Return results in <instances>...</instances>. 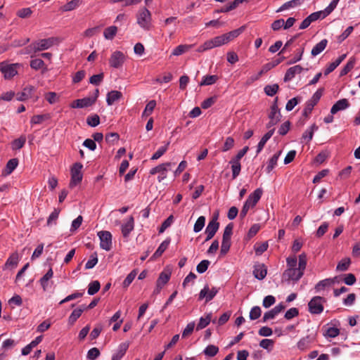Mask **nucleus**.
Wrapping results in <instances>:
<instances>
[{
  "label": "nucleus",
  "mask_w": 360,
  "mask_h": 360,
  "mask_svg": "<svg viewBox=\"0 0 360 360\" xmlns=\"http://www.w3.org/2000/svg\"><path fill=\"white\" fill-rule=\"evenodd\" d=\"M244 29V26H242L238 29L207 40L198 48L197 51L204 52L213 48L226 44L233 39L238 37L243 32Z\"/></svg>",
  "instance_id": "1"
},
{
  "label": "nucleus",
  "mask_w": 360,
  "mask_h": 360,
  "mask_svg": "<svg viewBox=\"0 0 360 360\" xmlns=\"http://www.w3.org/2000/svg\"><path fill=\"white\" fill-rule=\"evenodd\" d=\"M262 193V189L258 188L248 196L240 213V216L241 218H244L247 215V213L250 208L253 207L256 205L257 202L261 198Z\"/></svg>",
  "instance_id": "2"
},
{
  "label": "nucleus",
  "mask_w": 360,
  "mask_h": 360,
  "mask_svg": "<svg viewBox=\"0 0 360 360\" xmlns=\"http://www.w3.org/2000/svg\"><path fill=\"white\" fill-rule=\"evenodd\" d=\"M137 24L143 30H149L151 26V13L146 8H141L137 15Z\"/></svg>",
  "instance_id": "3"
},
{
  "label": "nucleus",
  "mask_w": 360,
  "mask_h": 360,
  "mask_svg": "<svg viewBox=\"0 0 360 360\" xmlns=\"http://www.w3.org/2000/svg\"><path fill=\"white\" fill-rule=\"evenodd\" d=\"M277 102L278 97H276L272 105L271 106V111L268 116L269 121L266 125L267 129H271V128L281 120V115L278 107Z\"/></svg>",
  "instance_id": "4"
},
{
  "label": "nucleus",
  "mask_w": 360,
  "mask_h": 360,
  "mask_svg": "<svg viewBox=\"0 0 360 360\" xmlns=\"http://www.w3.org/2000/svg\"><path fill=\"white\" fill-rule=\"evenodd\" d=\"M304 275V273L299 268L286 269L282 274L281 281L283 283L297 282Z\"/></svg>",
  "instance_id": "5"
},
{
  "label": "nucleus",
  "mask_w": 360,
  "mask_h": 360,
  "mask_svg": "<svg viewBox=\"0 0 360 360\" xmlns=\"http://www.w3.org/2000/svg\"><path fill=\"white\" fill-rule=\"evenodd\" d=\"M83 165L80 162L75 163L71 168V179L69 184L70 188H72L79 184L83 178L82 173Z\"/></svg>",
  "instance_id": "6"
},
{
  "label": "nucleus",
  "mask_w": 360,
  "mask_h": 360,
  "mask_svg": "<svg viewBox=\"0 0 360 360\" xmlns=\"http://www.w3.org/2000/svg\"><path fill=\"white\" fill-rule=\"evenodd\" d=\"M325 298L321 296H315L308 303L309 311L312 314H320L324 309L323 302Z\"/></svg>",
  "instance_id": "7"
},
{
  "label": "nucleus",
  "mask_w": 360,
  "mask_h": 360,
  "mask_svg": "<svg viewBox=\"0 0 360 360\" xmlns=\"http://www.w3.org/2000/svg\"><path fill=\"white\" fill-rule=\"evenodd\" d=\"M323 89H318L312 96V97L307 101L306 105L303 110L302 115L308 117L313 110L314 107L318 103L323 94Z\"/></svg>",
  "instance_id": "8"
},
{
  "label": "nucleus",
  "mask_w": 360,
  "mask_h": 360,
  "mask_svg": "<svg viewBox=\"0 0 360 360\" xmlns=\"http://www.w3.org/2000/svg\"><path fill=\"white\" fill-rule=\"evenodd\" d=\"M174 165V163L170 162L158 165L150 170V174L154 175L157 173L159 174L158 176V181L159 182H162L167 178V172H168L169 169Z\"/></svg>",
  "instance_id": "9"
},
{
  "label": "nucleus",
  "mask_w": 360,
  "mask_h": 360,
  "mask_svg": "<svg viewBox=\"0 0 360 360\" xmlns=\"http://www.w3.org/2000/svg\"><path fill=\"white\" fill-rule=\"evenodd\" d=\"M219 290V288L212 287V288H210L209 285L206 284L200 291L198 300H205V303H207L216 296Z\"/></svg>",
  "instance_id": "10"
},
{
  "label": "nucleus",
  "mask_w": 360,
  "mask_h": 360,
  "mask_svg": "<svg viewBox=\"0 0 360 360\" xmlns=\"http://www.w3.org/2000/svg\"><path fill=\"white\" fill-rule=\"evenodd\" d=\"M100 239V246L102 249L109 251L112 248V234L108 231H101L98 233Z\"/></svg>",
  "instance_id": "11"
},
{
  "label": "nucleus",
  "mask_w": 360,
  "mask_h": 360,
  "mask_svg": "<svg viewBox=\"0 0 360 360\" xmlns=\"http://www.w3.org/2000/svg\"><path fill=\"white\" fill-rule=\"evenodd\" d=\"M316 332L312 331L305 337L301 338L297 342V348L300 350H306L309 348L311 345L316 341Z\"/></svg>",
  "instance_id": "12"
},
{
  "label": "nucleus",
  "mask_w": 360,
  "mask_h": 360,
  "mask_svg": "<svg viewBox=\"0 0 360 360\" xmlns=\"http://www.w3.org/2000/svg\"><path fill=\"white\" fill-rule=\"evenodd\" d=\"M125 60V56L120 51H114L109 59V64L113 68H120Z\"/></svg>",
  "instance_id": "13"
},
{
  "label": "nucleus",
  "mask_w": 360,
  "mask_h": 360,
  "mask_svg": "<svg viewBox=\"0 0 360 360\" xmlns=\"http://www.w3.org/2000/svg\"><path fill=\"white\" fill-rule=\"evenodd\" d=\"M57 41V39L55 37H49L47 39H43L37 41H34V43L37 48V51H41L44 50H47L51 46H53L55 42Z\"/></svg>",
  "instance_id": "14"
},
{
  "label": "nucleus",
  "mask_w": 360,
  "mask_h": 360,
  "mask_svg": "<svg viewBox=\"0 0 360 360\" xmlns=\"http://www.w3.org/2000/svg\"><path fill=\"white\" fill-rule=\"evenodd\" d=\"M285 308V306L283 303L277 304L273 309L264 313L262 318L263 322L274 319L279 313L284 310Z\"/></svg>",
  "instance_id": "15"
},
{
  "label": "nucleus",
  "mask_w": 360,
  "mask_h": 360,
  "mask_svg": "<svg viewBox=\"0 0 360 360\" xmlns=\"http://www.w3.org/2000/svg\"><path fill=\"white\" fill-rule=\"evenodd\" d=\"M253 275L258 280H263L267 274V269L264 264L256 263L253 266Z\"/></svg>",
  "instance_id": "16"
},
{
  "label": "nucleus",
  "mask_w": 360,
  "mask_h": 360,
  "mask_svg": "<svg viewBox=\"0 0 360 360\" xmlns=\"http://www.w3.org/2000/svg\"><path fill=\"white\" fill-rule=\"evenodd\" d=\"M303 68L300 65L288 68L284 75L283 81L287 82L292 80L296 75L300 74Z\"/></svg>",
  "instance_id": "17"
},
{
  "label": "nucleus",
  "mask_w": 360,
  "mask_h": 360,
  "mask_svg": "<svg viewBox=\"0 0 360 360\" xmlns=\"http://www.w3.org/2000/svg\"><path fill=\"white\" fill-rule=\"evenodd\" d=\"M17 65L18 64L5 65L4 67L1 69V72L4 74V77L5 79H11L15 75H17Z\"/></svg>",
  "instance_id": "18"
},
{
  "label": "nucleus",
  "mask_w": 360,
  "mask_h": 360,
  "mask_svg": "<svg viewBox=\"0 0 360 360\" xmlns=\"http://www.w3.org/2000/svg\"><path fill=\"white\" fill-rule=\"evenodd\" d=\"M34 91H35L34 86H27L23 89L22 91L17 94L16 99L19 101H25L32 97Z\"/></svg>",
  "instance_id": "19"
},
{
  "label": "nucleus",
  "mask_w": 360,
  "mask_h": 360,
  "mask_svg": "<svg viewBox=\"0 0 360 360\" xmlns=\"http://www.w3.org/2000/svg\"><path fill=\"white\" fill-rule=\"evenodd\" d=\"M134 228V219L130 216L127 222L123 224L121 227L122 233L124 238H127Z\"/></svg>",
  "instance_id": "20"
},
{
  "label": "nucleus",
  "mask_w": 360,
  "mask_h": 360,
  "mask_svg": "<svg viewBox=\"0 0 360 360\" xmlns=\"http://www.w3.org/2000/svg\"><path fill=\"white\" fill-rule=\"evenodd\" d=\"M349 106V103L347 99L342 98L338 101L331 108L330 113L334 115L340 110H343Z\"/></svg>",
  "instance_id": "21"
},
{
  "label": "nucleus",
  "mask_w": 360,
  "mask_h": 360,
  "mask_svg": "<svg viewBox=\"0 0 360 360\" xmlns=\"http://www.w3.org/2000/svg\"><path fill=\"white\" fill-rule=\"evenodd\" d=\"M219 226L214 223H208L205 233L206 234V238L205 239V242H207L211 240L217 232Z\"/></svg>",
  "instance_id": "22"
},
{
  "label": "nucleus",
  "mask_w": 360,
  "mask_h": 360,
  "mask_svg": "<svg viewBox=\"0 0 360 360\" xmlns=\"http://www.w3.org/2000/svg\"><path fill=\"white\" fill-rule=\"evenodd\" d=\"M129 346V343L127 342L121 343L118 347L117 352L112 355V360H121L127 351Z\"/></svg>",
  "instance_id": "23"
},
{
  "label": "nucleus",
  "mask_w": 360,
  "mask_h": 360,
  "mask_svg": "<svg viewBox=\"0 0 360 360\" xmlns=\"http://www.w3.org/2000/svg\"><path fill=\"white\" fill-rule=\"evenodd\" d=\"M18 165V160L17 158H13L8 161L6 167L2 171L3 176H8L11 174Z\"/></svg>",
  "instance_id": "24"
},
{
  "label": "nucleus",
  "mask_w": 360,
  "mask_h": 360,
  "mask_svg": "<svg viewBox=\"0 0 360 360\" xmlns=\"http://www.w3.org/2000/svg\"><path fill=\"white\" fill-rule=\"evenodd\" d=\"M274 131L275 129L272 128L262 137L261 140L259 141L257 145V154H259L262 150L266 143L268 141L269 139H271V137L274 134Z\"/></svg>",
  "instance_id": "25"
},
{
  "label": "nucleus",
  "mask_w": 360,
  "mask_h": 360,
  "mask_svg": "<svg viewBox=\"0 0 360 360\" xmlns=\"http://www.w3.org/2000/svg\"><path fill=\"white\" fill-rule=\"evenodd\" d=\"M122 97V94L116 90H112L108 93L106 97V102L108 105H112L115 101H118Z\"/></svg>",
  "instance_id": "26"
},
{
  "label": "nucleus",
  "mask_w": 360,
  "mask_h": 360,
  "mask_svg": "<svg viewBox=\"0 0 360 360\" xmlns=\"http://www.w3.org/2000/svg\"><path fill=\"white\" fill-rule=\"evenodd\" d=\"M170 243V239L167 238L162 243L159 245L157 250L155 252V253L151 257L150 259H155L160 257L162 253L167 249Z\"/></svg>",
  "instance_id": "27"
},
{
  "label": "nucleus",
  "mask_w": 360,
  "mask_h": 360,
  "mask_svg": "<svg viewBox=\"0 0 360 360\" xmlns=\"http://www.w3.org/2000/svg\"><path fill=\"white\" fill-rule=\"evenodd\" d=\"M346 58V54L339 56L334 62L330 63L324 71V75H328L332 72Z\"/></svg>",
  "instance_id": "28"
},
{
  "label": "nucleus",
  "mask_w": 360,
  "mask_h": 360,
  "mask_svg": "<svg viewBox=\"0 0 360 360\" xmlns=\"http://www.w3.org/2000/svg\"><path fill=\"white\" fill-rule=\"evenodd\" d=\"M328 40L326 39H323L320 41L318 44H316L313 49H311V54L313 56H316L319 53H321L327 46Z\"/></svg>",
  "instance_id": "29"
},
{
  "label": "nucleus",
  "mask_w": 360,
  "mask_h": 360,
  "mask_svg": "<svg viewBox=\"0 0 360 360\" xmlns=\"http://www.w3.org/2000/svg\"><path fill=\"white\" fill-rule=\"evenodd\" d=\"M304 2V0H291L284 3L276 12H281L290 8H294L300 6Z\"/></svg>",
  "instance_id": "30"
},
{
  "label": "nucleus",
  "mask_w": 360,
  "mask_h": 360,
  "mask_svg": "<svg viewBox=\"0 0 360 360\" xmlns=\"http://www.w3.org/2000/svg\"><path fill=\"white\" fill-rule=\"evenodd\" d=\"M53 271L50 268L48 271L40 278L39 283L43 288L44 291H46L48 288V281L53 277Z\"/></svg>",
  "instance_id": "31"
},
{
  "label": "nucleus",
  "mask_w": 360,
  "mask_h": 360,
  "mask_svg": "<svg viewBox=\"0 0 360 360\" xmlns=\"http://www.w3.org/2000/svg\"><path fill=\"white\" fill-rule=\"evenodd\" d=\"M281 154V150L275 153L271 158L269 160L266 170L267 173H270L273 169L276 166L278 160Z\"/></svg>",
  "instance_id": "32"
},
{
  "label": "nucleus",
  "mask_w": 360,
  "mask_h": 360,
  "mask_svg": "<svg viewBox=\"0 0 360 360\" xmlns=\"http://www.w3.org/2000/svg\"><path fill=\"white\" fill-rule=\"evenodd\" d=\"M229 164L231 165L232 170V178L236 179L240 174L241 170V165L240 161H236L233 159H231L229 161Z\"/></svg>",
  "instance_id": "33"
},
{
  "label": "nucleus",
  "mask_w": 360,
  "mask_h": 360,
  "mask_svg": "<svg viewBox=\"0 0 360 360\" xmlns=\"http://www.w3.org/2000/svg\"><path fill=\"white\" fill-rule=\"evenodd\" d=\"M233 224L232 223H229L226 225L224 230L221 242L231 243V238L233 234Z\"/></svg>",
  "instance_id": "34"
},
{
  "label": "nucleus",
  "mask_w": 360,
  "mask_h": 360,
  "mask_svg": "<svg viewBox=\"0 0 360 360\" xmlns=\"http://www.w3.org/2000/svg\"><path fill=\"white\" fill-rule=\"evenodd\" d=\"M51 115L49 113L34 115L30 120V123L31 124H39L44 121L51 119Z\"/></svg>",
  "instance_id": "35"
},
{
  "label": "nucleus",
  "mask_w": 360,
  "mask_h": 360,
  "mask_svg": "<svg viewBox=\"0 0 360 360\" xmlns=\"http://www.w3.org/2000/svg\"><path fill=\"white\" fill-rule=\"evenodd\" d=\"M170 273L162 271L159 275V277L156 281L158 287L162 288V287L169 281L170 278Z\"/></svg>",
  "instance_id": "36"
},
{
  "label": "nucleus",
  "mask_w": 360,
  "mask_h": 360,
  "mask_svg": "<svg viewBox=\"0 0 360 360\" xmlns=\"http://www.w3.org/2000/svg\"><path fill=\"white\" fill-rule=\"evenodd\" d=\"M30 67L34 70H43V72L47 70L43 60L40 58L32 59L30 61Z\"/></svg>",
  "instance_id": "37"
},
{
  "label": "nucleus",
  "mask_w": 360,
  "mask_h": 360,
  "mask_svg": "<svg viewBox=\"0 0 360 360\" xmlns=\"http://www.w3.org/2000/svg\"><path fill=\"white\" fill-rule=\"evenodd\" d=\"M219 347L214 345H209L207 346L204 350L202 351V353L209 358L213 357L217 354L219 352Z\"/></svg>",
  "instance_id": "38"
},
{
  "label": "nucleus",
  "mask_w": 360,
  "mask_h": 360,
  "mask_svg": "<svg viewBox=\"0 0 360 360\" xmlns=\"http://www.w3.org/2000/svg\"><path fill=\"white\" fill-rule=\"evenodd\" d=\"M117 32V27L116 26H110L105 29L103 36L105 39L112 40L115 37Z\"/></svg>",
  "instance_id": "39"
},
{
  "label": "nucleus",
  "mask_w": 360,
  "mask_h": 360,
  "mask_svg": "<svg viewBox=\"0 0 360 360\" xmlns=\"http://www.w3.org/2000/svg\"><path fill=\"white\" fill-rule=\"evenodd\" d=\"M350 264V258L345 257L338 262L336 266V271H345L349 269Z\"/></svg>",
  "instance_id": "40"
},
{
  "label": "nucleus",
  "mask_w": 360,
  "mask_h": 360,
  "mask_svg": "<svg viewBox=\"0 0 360 360\" xmlns=\"http://www.w3.org/2000/svg\"><path fill=\"white\" fill-rule=\"evenodd\" d=\"M193 46V44L191 45H186V44H181L176 46L172 53V56H180L185 53L186 51H188L190 49H191Z\"/></svg>",
  "instance_id": "41"
},
{
  "label": "nucleus",
  "mask_w": 360,
  "mask_h": 360,
  "mask_svg": "<svg viewBox=\"0 0 360 360\" xmlns=\"http://www.w3.org/2000/svg\"><path fill=\"white\" fill-rule=\"evenodd\" d=\"M25 142V136H21L18 139H16L11 142V148L13 150H20L24 146Z\"/></svg>",
  "instance_id": "42"
},
{
  "label": "nucleus",
  "mask_w": 360,
  "mask_h": 360,
  "mask_svg": "<svg viewBox=\"0 0 360 360\" xmlns=\"http://www.w3.org/2000/svg\"><path fill=\"white\" fill-rule=\"evenodd\" d=\"M212 314H208L205 317H200L197 324L196 330H200L205 328L211 321Z\"/></svg>",
  "instance_id": "43"
},
{
  "label": "nucleus",
  "mask_w": 360,
  "mask_h": 360,
  "mask_svg": "<svg viewBox=\"0 0 360 360\" xmlns=\"http://www.w3.org/2000/svg\"><path fill=\"white\" fill-rule=\"evenodd\" d=\"M318 129L316 124H313L309 129H307L302 134V139L307 140V142L311 141L314 136V131Z\"/></svg>",
  "instance_id": "44"
},
{
  "label": "nucleus",
  "mask_w": 360,
  "mask_h": 360,
  "mask_svg": "<svg viewBox=\"0 0 360 360\" xmlns=\"http://www.w3.org/2000/svg\"><path fill=\"white\" fill-rule=\"evenodd\" d=\"M82 3V0H72L63 6V11H70L77 8Z\"/></svg>",
  "instance_id": "45"
},
{
  "label": "nucleus",
  "mask_w": 360,
  "mask_h": 360,
  "mask_svg": "<svg viewBox=\"0 0 360 360\" xmlns=\"http://www.w3.org/2000/svg\"><path fill=\"white\" fill-rule=\"evenodd\" d=\"M170 144V142L168 141L165 146H161L158 149V150L152 155L151 160H155L159 159L160 157H162L167 150L168 147Z\"/></svg>",
  "instance_id": "46"
},
{
  "label": "nucleus",
  "mask_w": 360,
  "mask_h": 360,
  "mask_svg": "<svg viewBox=\"0 0 360 360\" xmlns=\"http://www.w3.org/2000/svg\"><path fill=\"white\" fill-rule=\"evenodd\" d=\"M18 263V253H13L6 260L5 263L6 267H15Z\"/></svg>",
  "instance_id": "47"
},
{
  "label": "nucleus",
  "mask_w": 360,
  "mask_h": 360,
  "mask_svg": "<svg viewBox=\"0 0 360 360\" xmlns=\"http://www.w3.org/2000/svg\"><path fill=\"white\" fill-rule=\"evenodd\" d=\"M60 210L58 208H55L54 210L51 213L49 217L47 219L46 224L47 226H50L53 224H56V220L58 218L59 214H60Z\"/></svg>",
  "instance_id": "48"
},
{
  "label": "nucleus",
  "mask_w": 360,
  "mask_h": 360,
  "mask_svg": "<svg viewBox=\"0 0 360 360\" xmlns=\"http://www.w3.org/2000/svg\"><path fill=\"white\" fill-rule=\"evenodd\" d=\"M279 86L277 84L266 85L264 89V93L269 96H274L278 91Z\"/></svg>",
  "instance_id": "49"
},
{
  "label": "nucleus",
  "mask_w": 360,
  "mask_h": 360,
  "mask_svg": "<svg viewBox=\"0 0 360 360\" xmlns=\"http://www.w3.org/2000/svg\"><path fill=\"white\" fill-rule=\"evenodd\" d=\"M138 273L137 269L132 270L126 277L124 281L122 283L123 288H127L134 280Z\"/></svg>",
  "instance_id": "50"
},
{
  "label": "nucleus",
  "mask_w": 360,
  "mask_h": 360,
  "mask_svg": "<svg viewBox=\"0 0 360 360\" xmlns=\"http://www.w3.org/2000/svg\"><path fill=\"white\" fill-rule=\"evenodd\" d=\"M218 80V76L217 75H206L203 77L202 81L200 82V85H212L214 84Z\"/></svg>",
  "instance_id": "51"
},
{
  "label": "nucleus",
  "mask_w": 360,
  "mask_h": 360,
  "mask_svg": "<svg viewBox=\"0 0 360 360\" xmlns=\"http://www.w3.org/2000/svg\"><path fill=\"white\" fill-rule=\"evenodd\" d=\"M100 288H101V285H100L99 281H94L91 282L89 284V287H88V294L89 295H95L99 290Z\"/></svg>",
  "instance_id": "52"
},
{
  "label": "nucleus",
  "mask_w": 360,
  "mask_h": 360,
  "mask_svg": "<svg viewBox=\"0 0 360 360\" xmlns=\"http://www.w3.org/2000/svg\"><path fill=\"white\" fill-rule=\"evenodd\" d=\"M205 217L204 216L199 217L194 224L193 231L195 233L200 232L205 226Z\"/></svg>",
  "instance_id": "53"
},
{
  "label": "nucleus",
  "mask_w": 360,
  "mask_h": 360,
  "mask_svg": "<svg viewBox=\"0 0 360 360\" xmlns=\"http://www.w3.org/2000/svg\"><path fill=\"white\" fill-rule=\"evenodd\" d=\"M274 345V341L271 339H263L259 342V346L268 352H271L273 349Z\"/></svg>",
  "instance_id": "54"
},
{
  "label": "nucleus",
  "mask_w": 360,
  "mask_h": 360,
  "mask_svg": "<svg viewBox=\"0 0 360 360\" xmlns=\"http://www.w3.org/2000/svg\"><path fill=\"white\" fill-rule=\"evenodd\" d=\"M97 263H98V256H97V253L95 252L91 255L89 259L87 261V262L85 264V269H92L96 265Z\"/></svg>",
  "instance_id": "55"
},
{
  "label": "nucleus",
  "mask_w": 360,
  "mask_h": 360,
  "mask_svg": "<svg viewBox=\"0 0 360 360\" xmlns=\"http://www.w3.org/2000/svg\"><path fill=\"white\" fill-rule=\"evenodd\" d=\"M156 102L155 100L150 101L143 112L142 117L150 115L155 108Z\"/></svg>",
  "instance_id": "56"
},
{
  "label": "nucleus",
  "mask_w": 360,
  "mask_h": 360,
  "mask_svg": "<svg viewBox=\"0 0 360 360\" xmlns=\"http://www.w3.org/2000/svg\"><path fill=\"white\" fill-rule=\"evenodd\" d=\"M37 52L38 51H37V48L35 46L34 41L20 51L21 54L31 55V57H32V54Z\"/></svg>",
  "instance_id": "57"
},
{
  "label": "nucleus",
  "mask_w": 360,
  "mask_h": 360,
  "mask_svg": "<svg viewBox=\"0 0 360 360\" xmlns=\"http://www.w3.org/2000/svg\"><path fill=\"white\" fill-rule=\"evenodd\" d=\"M262 310L261 308L258 306L253 307L249 314V317L250 320H256L261 316Z\"/></svg>",
  "instance_id": "58"
},
{
  "label": "nucleus",
  "mask_w": 360,
  "mask_h": 360,
  "mask_svg": "<svg viewBox=\"0 0 360 360\" xmlns=\"http://www.w3.org/2000/svg\"><path fill=\"white\" fill-rule=\"evenodd\" d=\"M307 255L305 253H302L299 255L298 259V267L303 273H304V270L307 266Z\"/></svg>",
  "instance_id": "59"
},
{
  "label": "nucleus",
  "mask_w": 360,
  "mask_h": 360,
  "mask_svg": "<svg viewBox=\"0 0 360 360\" xmlns=\"http://www.w3.org/2000/svg\"><path fill=\"white\" fill-rule=\"evenodd\" d=\"M210 264V262L207 259L201 261L196 267V270L199 274H203L205 272Z\"/></svg>",
  "instance_id": "60"
},
{
  "label": "nucleus",
  "mask_w": 360,
  "mask_h": 360,
  "mask_svg": "<svg viewBox=\"0 0 360 360\" xmlns=\"http://www.w3.org/2000/svg\"><path fill=\"white\" fill-rule=\"evenodd\" d=\"M234 143H235V141L232 137H231V136L227 137L226 139L224 146L221 148V151L226 152V151L231 150L234 146Z\"/></svg>",
  "instance_id": "61"
},
{
  "label": "nucleus",
  "mask_w": 360,
  "mask_h": 360,
  "mask_svg": "<svg viewBox=\"0 0 360 360\" xmlns=\"http://www.w3.org/2000/svg\"><path fill=\"white\" fill-rule=\"evenodd\" d=\"M299 315V310L296 307L289 309L285 314L284 317L287 320H290Z\"/></svg>",
  "instance_id": "62"
},
{
  "label": "nucleus",
  "mask_w": 360,
  "mask_h": 360,
  "mask_svg": "<svg viewBox=\"0 0 360 360\" xmlns=\"http://www.w3.org/2000/svg\"><path fill=\"white\" fill-rule=\"evenodd\" d=\"M100 354L99 349L96 347H93L88 351L86 357L89 360H95Z\"/></svg>",
  "instance_id": "63"
},
{
  "label": "nucleus",
  "mask_w": 360,
  "mask_h": 360,
  "mask_svg": "<svg viewBox=\"0 0 360 360\" xmlns=\"http://www.w3.org/2000/svg\"><path fill=\"white\" fill-rule=\"evenodd\" d=\"M86 123L91 127H95L99 124L100 117L98 115L89 116L86 118Z\"/></svg>",
  "instance_id": "64"
}]
</instances>
